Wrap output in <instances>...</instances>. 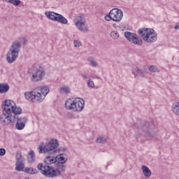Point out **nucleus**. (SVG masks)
I'll return each mask as SVG.
<instances>
[{"label":"nucleus","instance_id":"25","mask_svg":"<svg viewBox=\"0 0 179 179\" xmlns=\"http://www.w3.org/2000/svg\"><path fill=\"white\" fill-rule=\"evenodd\" d=\"M96 143H106L107 142V137L101 136L96 139Z\"/></svg>","mask_w":179,"mask_h":179},{"label":"nucleus","instance_id":"20","mask_svg":"<svg viewBox=\"0 0 179 179\" xmlns=\"http://www.w3.org/2000/svg\"><path fill=\"white\" fill-rule=\"evenodd\" d=\"M9 85L7 83H0V93L3 94V93H8L9 92Z\"/></svg>","mask_w":179,"mask_h":179},{"label":"nucleus","instance_id":"14","mask_svg":"<svg viewBox=\"0 0 179 179\" xmlns=\"http://www.w3.org/2000/svg\"><path fill=\"white\" fill-rule=\"evenodd\" d=\"M124 37L132 43L133 44H136V45H142V40L138 38V35L134 33H131L129 31H126L124 34Z\"/></svg>","mask_w":179,"mask_h":179},{"label":"nucleus","instance_id":"10","mask_svg":"<svg viewBox=\"0 0 179 179\" xmlns=\"http://www.w3.org/2000/svg\"><path fill=\"white\" fill-rule=\"evenodd\" d=\"M122 17H124L122 10L119 8H113L104 17V20L106 22H111V20L113 22H120L122 20Z\"/></svg>","mask_w":179,"mask_h":179},{"label":"nucleus","instance_id":"27","mask_svg":"<svg viewBox=\"0 0 179 179\" xmlns=\"http://www.w3.org/2000/svg\"><path fill=\"white\" fill-rule=\"evenodd\" d=\"M15 170L17 171H23V169H24V164L15 163Z\"/></svg>","mask_w":179,"mask_h":179},{"label":"nucleus","instance_id":"38","mask_svg":"<svg viewBox=\"0 0 179 179\" xmlns=\"http://www.w3.org/2000/svg\"><path fill=\"white\" fill-rule=\"evenodd\" d=\"M59 152H66V150H68L66 148H64V147H60L59 149H58Z\"/></svg>","mask_w":179,"mask_h":179},{"label":"nucleus","instance_id":"11","mask_svg":"<svg viewBox=\"0 0 179 179\" xmlns=\"http://www.w3.org/2000/svg\"><path fill=\"white\" fill-rule=\"evenodd\" d=\"M45 16L53 22H57L62 24H68V20H66V18L62 15L58 14L54 11H45Z\"/></svg>","mask_w":179,"mask_h":179},{"label":"nucleus","instance_id":"23","mask_svg":"<svg viewBox=\"0 0 179 179\" xmlns=\"http://www.w3.org/2000/svg\"><path fill=\"white\" fill-rule=\"evenodd\" d=\"M24 171L27 173V174H37L38 171L36 169L33 168H25Z\"/></svg>","mask_w":179,"mask_h":179},{"label":"nucleus","instance_id":"21","mask_svg":"<svg viewBox=\"0 0 179 179\" xmlns=\"http://www.w3.org/2000/svg\"><path fill=\"white\" fill-rule=\"evenodd\" d=\"M27 159L29 163H34V162H36V155L34 154V151L30 150L28 152Z\"/></svg>","mask_w":179,"mask_h":179},{"label":"nucleus","instance_id":"26","mask_svg":"<svg viewBox=\"0 0 179 179\" xmlns=\"http://www.w3.org/2000/svg\"><path fill=\"white\" fill-rule=\"evenodd\" d=\"M173 113H179V102H175L172 105Z\"/></svg>","mask_w":179,"mask_h":179},{"label":"nucleus","instance_id":"9","mask_svg":"<svg viewBox=\"0 0 179 179\" xmlns=\"http://www.w3.org/2000/svg\"><path fill=\"white\" fill-rule=\"evenodd\" d=\"M22 114L21 113H3L0 115V124L4 127L13 125L16 121V115Z\"/></svg>","mask_w":179,"mask_h":179},{"label":"nucleus","instance_id":"2","mask_svg":"<svg viewBox=\"0 0 179 179\" xmlns=\"http://www.w3.org/2000/svg\"><path fill=\"white\" fill-rule=\"evenodd\" d=\"M38 170H39L45 177L48 178H55L61 176V173H64L66 169V166L64 164H59L57 169H54L50 166H44L42 163H40L37 166Z\"/></svg>","mask_w":179,"mask_h":179},{"label":"nucleus","instance_id":"42","mask_svg":"<svg viewBox=\"0 0 179 179\" xmlns=\"http://www.w3.org/2000/svg\"><path fill=\"white\" fill-rule=\"evenodd\" d=\"M14 148H17V146H16V145H15V146H14Z\"/></svg>","mask_w":179,"mask_h":179},{"label":"nucleus","instance_id":"29","mask_svg":"<svg viewBox=\"0 0 179 179\" xmlns=\"http://www.w3.org/2000/svg\"><path fill=\"white\" fill-rule=\"evenodd\" d=\"M88 62H90L91 66H97V63L96 62L94 59H93V57H89Z\"/></svg>","mask_w":179,"mask_h":179},{"label":"nucleus","instance_id":"39","mask_svg":"<svg viewBox=\"0 0 179 179\" xmlns=\"http://www.w3.org/2000/svg\"><path fill=\"white\" fill-rule=\"evenodd\" d=\"M82 77H83V79H85V80L87 79V76H86L85 74L83 75Z\"/></svg>","mask_w":179,"mask_h":179},{"label":"nucleus","instance_id":"13","mask_svg":"<svg viewBox=\"0 0 179 179\" xmlns=\"http://www.w3.org/2000/svg\"><path fill=\"white\" fill-rule=\"evenodd\" d=\"M73 23L76 27L82 33H87L89 31V28L87 27V24H86V20L83 15L77 16L74 20Z\"/></svg>","mask_w":179,"mask_h":179},{"label":"nucleus","instance_id":"5","mask_svg":"<svg viewBox=\"0 0 179 179\" xmlns=\"http://www.w3.org/2000/svg\"><path fill=\"white\" fill-rule=\"evenodd\" d=\"M44 143H42V145H40L38 148L39 153H48L49 155H57V149L59 148V143L57 139H51L46 145H43Z\"/></svg>","mask_w":179,"mask_h":179},{"label":"nucleus","instance_id":"15","mask_svg":"<svg viewBox=\"0 0 179 179\" xmlns=\"http://www.w3.org/2000/svg\"><path fill=\"white\" fill-rule=\"evenodd\" d=\"M27 121V117H17V122L15 124L16 129H18V131H22V129H24V127H26Z\"/></svg>","mask_w":179,"mask_h":179},{"label":"nucleus","instance_id":"16","mask_svg":"<svg viewBox=\"0 0 179 179\" xmlns=\"http://www.w3.org/2000/svg\"><path fill=\"white\" fill-rule=\"evenodd\" d=\"M68 162V157L65 154H59L56 157V163L58 164H65V162Z\"/></svg>","mask_w":179,"mask_h":179},{"label":"nucleus","instance_id":"33","mask_svg":"<svg viewBox=\"0 0 179 179\" xmlns=\"http://www.w3.org/2000/svg\"><path fill=\"white\" fill-rule=\"evenodd\" d=\"M88 87H91L92 89L94 88V82L93 80H89L87 83Z\"/></svg>","mask_w":179,"mask_h":179},{"label":"nucleus","instance_id":"3","mask_svg":"<svg viewBox=\"0 0 179 179\" xmlns=\"http://www.w3.org/2000/svg\"><path fill=\"white\" fill-rule=\"evenodd\" d=\"M152 123H149V122L146 120L138 119L134 122L132 128L142 131L147 136H149V138H153V136L156 135V133L155 132V128L152 127Z\"/></svg>","mask_w":179,"mask_h":179},{"label":"nucleus","instance_id":"31","mask_svg":"<svg viewBox=\"0 0 179 179\" xmlns=\"http://www.w3.org/2000/svg\"><path fill=\"white\" fill-rule=\"evenodd\" d=\"M74 47H82V42L80 40H75L73 41Z\"/></svg>","mask_w":179,"mask_h":179},{"label":"nucleus","instance_id":"30","mask_svg":"<svg viewBox=\"0 0 179 179\" xmlns=\"http://www.w3.org/2000/svg\"><path fill=\"white\" fill-rule=\"evenodd\" d=\"M78 117H79L78 115V113H69L67 114V117L68 118H71V120L73 119V118H78Z\"/></svg>","mask_w":179,"mask_h":179},{"label":"nucleus","instance_id":"4","mask_svg":"<svg viewBox=\"0 0 179 179\" xmlns=\"http://www.w3.org/2000/svg\"><path fill=\"white\" fill-rule=\"evenodd\" d=\"M66 110L80 113L85 108V100L82 98H70L65 101Z\"/></svg>","mask_w":179,"mask_h":179},{"label":"nucleus","instance_id":"17","mask_svg":"<svg viewBox=\"0 0 179 179\" xmlns=\"http://www.w3.org/2000/svg\"><path fill=\"white\" fill-rule=\"evenodd\" d=\"M132 73L134 75V76H141V78H145L146 75H148V73L145 71H143L142 70H140L137 67L136 69H133Z\"/></svg>","mask_w":179,"mask_h":179},{"label":"nucleus","instance_id":"35","mask_svg":"<svg viewBox=\"0 0 179 179\" xmlns=\"http://www.w3.org/2000/svg\"><path fill=\"white\" fill-rule=\"evenodd\" d=\"M18 41V43H20V45H22V43L23 44H26V43H27V39L26 38H22L19 41Z\"/></svg>","mask_w":179,"mask_h":179},{"label":"nucleus","instance_id":"37","mask_svg":"<svg viewBox=\"0 0 179 179\" xmlns=\"http://www.w3.org/2000/svg\"><path fill=\"white\" fill-rule=\"evenodd\" d=\"M6 154V150L5 148H0V156H5Z\"/></svg>","mask_w":179,"mask_h":179},{"label":"nucleus","instance_id":"6","mask_svg":"<svg viewBox=\"0 0 179 179\" xmlns=\"http://www.w3.org/2000/svg\"><path fill=\"white\" fill-rule=\"evenodd\" d=\"M21 47L22 45L19 41H15L12 43L10 50L6 54V61L8 64H13L17 59Z\"/></svg>","mask_w":179,"mask_h":179},{"label":"nucleus","instance_id":"28","mask_svg":"<svg viewBox=\"0 0 179 179\" xmlns=\"http://www.w3.org/2000/svg\"><path fill=\"white\" fill-rule=\"evenodd\" d=\"M6 2H8V3H12V5H15L17 6V5H20V0H4Z\"/></svg>","mask_w":179,"mask_h":179},{"label":"nucleus","instance_id":"40","mask_svg":"<svg viewBox=\"0 0 179 179\" xmlns=\"http://www.w3.org/2000/svg\"><path fill=\"white\" fill-rule=\"evenodd\" d=\"M175 29H176V30H178L179 26H178V25H176V26L175 27Z\"/></svg>","mask_w":179,"mask_h":179},{"label":"nucleus","instance_id":"12","mask_svg":"<svg viewBox=\"0 0 179 179\" xmlns=\"http://www.w3.org/2000/svg\"><path fill=\"white\" fill-rule=\"evenodd\" d=\"M44 76H45V72L42 67L38 66L32 69L31 73V80L32 82H40L44 79Z\"/></svg>","mask_w":179,"mask_h":179},{"label":"nucleus","instance_id":"32","mask_svg":"<svg viewBox=\"0 0 179 179\" xmlns=\"http://www.w3.org/2000/svg\"><path fill=\"white\" fill-rule=\"evenodd\" d=\"M16 163L23 164V157H22V155H18L17 157Z\"/></svg>","mask_w":179,"mask_h":179},{"label":"nucleus","instance_id":"7","mask_svg":"<svg viewBox=\"0 0 179 179\" xmlns=\"http://www.w3.org/2000/svg\"><path fill=\"white\" fill-rule=\"evenodd\" d=\"M138 31L141 36V38L146 43H155L157 40V34L152 29L142 28L138 29Z\"/></svg>","mask_w":179,"mask_h":179},{"label":"nucleus","instance_id":"22","mask_svg":"<svg viewBox=\"0 0 179 179\" xmlns=\"http://www.w3.org/2000/svg\"><path fill=\"white\" fill-rule=\"evenodd\" d=\"M59 92L62 93L63 94H68V93L71 92V88L67 86L62 87L59 89Z\"/></svg>","mask_w":179,"mask_h":179},{"label":"nucleus","instance_id":"19","mask_svg":"<svg viewBox=\"0 0 179 179\" xmlns=\"http://www.w3.org/2000/svg\"><path fill=\"white\" fill-rule=\"evenodd\" d=\"M141 170L145 177H146L147 178H150V176H152V171H150V169H149L148 166H143Z\"/></svg>","mask_w":179,"mask_h":179},{"label":"nucleus","instance_id":"1","mask_svg":"<svg viewBox=\"0 0 179 179\" xmlns=\"http://www.w3.org/2000/svg\"><path fill=\"white\" fill-rule=\"evenodd\" d=\"M49 93L50 87L48 86H40L32 91L26 92L24 97L31 103H42Z\"/></svg>","mask_w":179,"mask_h":179},{"label":"nucleus","instance_id":"36","mask_svg":"<svg viewBox=\"0 0 179 179\" xmlns=\"http://www.w3.org/2000/svg\"><path fill=\"white\" fill-rule=\"evenodd\" d=\"M149 71H150V72H157L158 69L156 66H151L149 68Z\"/></svg>","mask_w":179,"mask_h":179},{"label":"nucleus","instance_id":"41","mask_svg":"<svg viewBox=\"0 0 179 179\" xmlns=\"http://www.w3.org/2000/svg\"><path fill=\"white\" fill-rule=\"evenodd\" d=\"M176 115H178V116H179V113H176Z\"/></svg>","mask_w":179,"mask_h":179},{"label":"nucleus","instance_id":"34","mask_svg":"<svg viewBox=\"0 0 179 179\" xmlns=\"http://www.w3.org/2000/svg\"><path fill=\"white\" fill-rule=\"evenodd\" d=\"M120 29H121V30H128V25L127 24H121L120 25Z\"/></svg>","mask_w":179,"mask_h":179},{"label":"nucleus","instance_id":"18","mask_svg":"<svg viewBox=\"0 0 179 179\" xmlns=\"http://www.w3.org/2000/svg\"><path fill=\"white\" fill-rule=\"evenodd\" d=\"M45 164L50 166V164H54V163H57V159L55 157L52 156H47L44 160Z\"/></svg>","mask_w":179,"mask_h":179},{"label":"nucleus","instance_id":"24","mask_svg":"<svg viewBox=\"0 0 179 179\" xmlns=\"http://www.w3.org/2000/svg\"><path fill=\"white\" fill-rule=\"evenodd\" d=\"M110 37L113 40H118V38H120V33H118V31L117 30L112 31L110 32Z\"/></svg>","mask_w":179,"mask_h":179},{"label":"nucleus","instance_id":"8","mask_svg":"<svg viewBox=\"0 0 179 179\" xmlns=\"http://www.w3.org/2000/svg\"><path fill=\"white\" fill-rule=\"evenodd\" d=\"M3 113H22V108L17 106L16 103L10 99H6L2 103Z\"/></svg>","mask_w":179,"mask_h":179}]
</instances>
